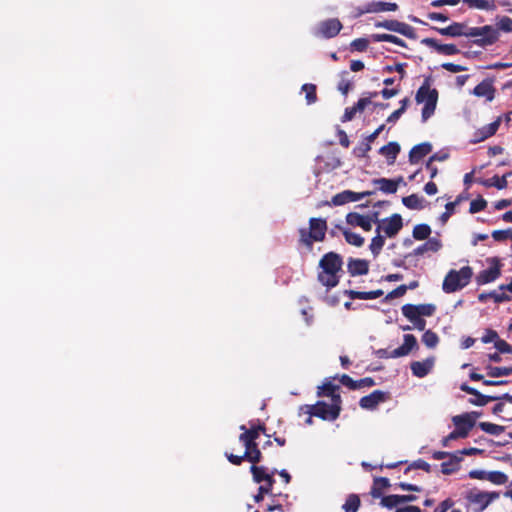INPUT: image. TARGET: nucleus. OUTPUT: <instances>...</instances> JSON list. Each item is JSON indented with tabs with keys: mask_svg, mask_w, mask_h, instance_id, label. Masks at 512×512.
Instances as JSON below:
<instances>
[{
	"mask_svg": "<svg viewBox=\"0 0 512 512\" xmlns=\"http://www.w3.org/2000/svg\"><path fill=\"white\" fill-rule=\"evenodd\" d=\"M456 206H457V202H449L445 205L446 211L444 213H442L441 216L439 217V220L441 221V223L443 225L448 221L450 216L454 213V209Z\"/></svg>",
	"mask_w": 512,
	"mask_h": 512,
	"instance_id": "53",
	"label": "nucleus"
},
{
	"mask_svg": "<svg viewBox=\"0 0 512 512\" xmlns=\"http://www.w3.org/2000/svg\"><path fill=\"white\" fill-rule=\"evenodd\" d=\"M465 438L462 433H459L456 429H454L451 433H449L446 437H444L441 441L442 446L448 447L450 445L451 441L457 440V439H463Z\"/></svg>",
	"mask_w": 512,
	"mask_h": 512,
	"instance_id": "57",
	"label": "nucleus"
},
{
	"mask_svg": "<svg viewBox=\"0 0 512 512\" xmlns=\"http://www.w3.org/2000/svg\"><path fill=\"white\" fill-rule=\"evenodd\" d=\"M512 173L509 172L507 174H505L504 176L502 177H499V176H494L492 177L491 179H487V180H480L479 183H481L483 186L485 187H491V186H494L496 187L497 189H504L507 187V180L506 178L508 176H510Z\"/></svg>",
	"mask_w": 512,
	"mask_h": 512,
	"instance_id": "30",
	"label": "nucleus"
},
{
	"mask_svg": "<svg viewBox=\"0 0 512 512\" xmlns=\"http://www.w3.org/2000/svg\"><path fill=\"white\" fill-rule=\"evenodd\" d=\"M377 28H384L389 31L397 32L401 35H404L408 38L415 37L414 28L406 23L397 21V20H385L383 22H378L375 24Z\"/></svg>",
	"mask_w": 512,
	"mask_h": 512,
	"instance_id": "10",
	"label": "nucleus"
},
{
	"mask_svg": "<svg viewBox=\"0 0 512 512\" xmlns=\"http://www.w3.org/2000/svg\"><path fill=\"white\" fill-rule=\"evenodd\" d=\"M432 151V145L429 142H424L414 146L409 152V162L417 164L422 158Z\"/></svg>",
	"mask_w": 512,
	"mask_h": 512,
	"instance_id": "19",
	"label": "nucleus"
},
{
	"mask_svg": "<svg viewBox=\"0 0 512 512\" xmlns=\"http://www.w3.org/2000/svg\"><path fill=\"white\" fill-rule=\"evenodd\" d=\"M421 43L427 47L436 50L439 54L455 55L459 53V49L454 44H440L434 38H424Z\"/></svg>",
	"mask_w": 512,
	"mask_h": 512,
	"instance_id": "13",
	"label": "nucleus"
},
{
	"mask_svg": "<svg viewBox=\"0 0 512 512\" xmlns=\"http://www.w3.org/2000/svg\"><path fill=\"white\" fill-rule=\"evenodd\" d=\"M372 194H373L372 191H364V192L358 193V192H353L350 190H345V191L333 196L332 203L335 206H340V205H344L346 203L359 201V200H361L367 196H370Z\"/></svg>",
	"mask_w": 512,
	"mask_h": 512,
	"instance_id": "11",
	"label": "nucleus"
},
{
	"mask_svg": "<svg viewBox=\"0 0 512 512\" xmlns=\"http://www.w3.org/2000/svg\"><path fill=\"white\" fill-rule=\"evenodd\" d=\"M401 310H402V314L407 319H409L411 322L419 317L418 313H417L416 305L405 304L404 306H402Z\"/></svg>",
	"mask_w": 512,
	"mask_h": 512,
	"instance_id": "47",
	"label": "nucleus"
},
{
	"mask_svg": "<svg viewBox=\"0 0 512 512\" xmlns=\"http://www.w3.org/2000/svg\"><path fill=\"white\" fill-rule=\"evenodd\" d=\"M244 457H246V460L251 462L253 465L261 461L262 454L257 443L252 445L249 449H245Z\"/></svg>",
	"mask_w": 512,
	"mask_h": 512,
	"instance_id": "34",
	"label": "nucleus"
},
{
	"mask_svg": "<svg viewBox=\"0 0 512 512\" xmlns=\"http://www.w3.org/2000/svg\"><path fill=\"white\" fill-rule=\"evenodd\" d=\"M403 226L402 217L399 214H393L391 217L383 219L376 228V233L384 232L387 237H394Z\"/></svg>",
	"mask_w": 512,
	"mask_h": 512,
	"instance_id": "9",
	"label": "nucleus"
},
{
	"mask_svg": "<svg viewBox=\"0 0 512 512\" xmlns=\"http://www.w3.org/2000/svg\"><path fill=\"white\" fill-rule=\"evenodd\" d=\"M342 24L336 18L327 19L322 21L318 26V34L324 38L335 37L341 30Z\"/></svg>",
	"mask_w": 512,
	"mask_h": 512,
	"instance_id": "12",
	"label": "nucleus"
},
{
	"mask_svg": "<svg viewBox=\"0 0 512 512\" xmlns=\"http://www.w3.org/2000/svg\"><path fill=\"white\" fill-rule=\"evenodd\" d=\"M418 316H432L436 310L435 305L433 304H420L416 305Z\"/></svg>",
	"mask_w": 512,
	"mask_h": 512,
	"instance_id": "50",
	"label": "nucleus"
},
{
	"mask_svg": "<svg viewBox=\"0 0 512 512\" xmlns=\"http://www.w3.org/2000/svg\"><path fill=\"white\" fill-rule=\"evenodd\" d=\"M416 345H417V340H416L415 336L412 334H405L404 335V343L400 347L390 351V356L392 358H399V357L406 356L411 352V350L414 347H416Z\"/></svg>",
	"mask_w": 512,
	"mask_h": 512,
	"instance_id": "16",
	"label": "nucleus"
},
{
	"mask_svg": "<svg viewBox=\"0 0 512 512\" xmlns=\"http://www.w3.org/2000/svg\"><path fill=\"white\" fill-rule=\"evenodd\" d=\"M381 505L383 507L388 508V509H392V508L400 505V503H399V495H388V496L382 497Z\"/></svg>",
	"mask_w": 512,
	"mask_h": 512,
	"instance_id": "51",
	"label": "nucleus"
},
{
	"mask_svg": "<svg viewBox=\"0 0 512 512\" xmlns=\"http://www.w3.org/2000/svg\"><path fill=\"white\" fill-rule=\"evenodd\" d=\"M424 198L417 194H411L402 198V203L409 209L421 210L424 208Z\"/></svg>",
	"mask_w": 512,
	"mask_h": 512,
	"instance_id": "29",
	"label": "nucleus"
},
{
	"mask_svg": "<svg viewBox=\"0 0 512 512\" xmlns=\"http://www.w3.org/2000/svg\"><path fill=\"white\" fill-rule=\"evenodd\" d=\"M341 397L333 396L332 402L327 404L319 401L316 405L309 407L308 413L323 420L334 421L340 414Z\"/></svg>",
	"mask_w": 512,
	"mask_h": 512,
	"instance_id": "5",
	"label": "nucleus"
},
{
	"mask_svg": "<svg viewBox=\"0 0 512 512\" xmlns=\"http://www.w3.org/2000/svg\"><path fill=\"white\" fill-rule=\"evenodd\" d=\"M495 348L500 352V353H512V347L511 345H509L506 341L502 340V339H498L496 340L495 342Z\"/></svg>",
	"mask_w": 512,
	"mask_h": 512,
	"instance_id": "61",
	"label": "nucleus"
},
{
	"mask_svg": "<svg viewBox=\"0 0 512 512\" xmlns=\"http://www.w3.org/2000/svg\"><path fill=\"white\" fill-rule=\"evenodd\" d=\"M389 480L384 477L376 478L374 480V485L371 489V496L373 498H380L382 496L381 490L387 488L389 486Z\"/></svg>",
	"mask_w": 512,
	"mask_h": 512,
	"instance_id": "33",
	"label": "nucleus"
},
{
	"mask_svg": "<svg viewBox=\"0 0 512 512\" xmlns=\"http://www.w3.org/2000/svg\"><path fill=\"white\" fill-rule=\"evenodd\" d=\"M274 483L263 484L259 487L258 493L254 496L255 502L259 503L264 499V495L271 492Z\"/></svg>",
	"mask_w": 512,
	"mask_h": 512,
	"instance_id": "54",
	"label": "nucleus"
},
{
	"mask_svg": "<svg viewBox=\"0 0 512 512\" xmlns=\"http://www.w3.org/2000/svg\"><path fill=\"white\" fill-rule=\"evenodd\" d=\"M386 399L385 393L380 390H375L371 394L364 396L360 399L359 405L366 410L375 409L380 403Z\"/></svg>",
	"mask_w": 512,
	"mask_h": 512,
	"instance_id": "14",
	"label": "nucleus"
},
{
	"mask_svg": "<svg viewBox=\"0 0 512 512\" xmlns=\"http://www.w3.org/2000/svg\"><path fill=\"white\" fill-rule=\"evenodd\" d=\"M436 104L434 99L430 100V103L424 104V107L422 109V121H427L433 114L436 109Z\"/></svg>",
	"mask_w": 512,
	"mask_h": 512,
	"instance_id": "48",
	"label": "nucleus"
},
{
	"mask_svg": "<svg viewBox=\"0 0 512 512\" xmlns=\"http://www.w3.org/2000/svg\"><path fill=\"white\" fill-rule=\"evenodd\" d=\"M345 294L349 296L351 299L369 300L381 297L384 294V292L380 289L369 292L346 290Z\"/></svg>",
	"mask_w": 512,
	"mask_h": 512,
	"instance_id": "27",
	"label": "nucleus"
},
{
	"mask_svg": "<svg viewBox=\"0 0 512 512\" xmlns=\"http://www.w3.org/2000/svg\"><path fill=\"white\" fill-rule=\"evenodd\" d=\"M398 9V5L392 2H383L377 1L369 3L365 12L367 13H379L385 11H396Z\"/></svg>",
	"mask_w": 512,
	"mask_h": 512,
	"instance_id": "24",
	"label": "nucleus"
},
{
	"mask_svg": "<svg viewBox=\"0 0 512 512\" xmlns=\"http://www.w3.org/2000/svg\"><path fill=\"white\" fill-rule=\"evenodd\" d=\"M400 152V145L397 142H389L380 148L379 153L388 159L389 164L395 162Z\"/></svg>",
	"mask_w": 512,
	"mask_h": 512,
	"instance_id": "25",
	"label": "nucleus"
},
{
	"mask_svg": "<svg viewBox=\"0 0 512 512\" xmlns=\"http://www.w3.org/2000/svg\"><path fill=\"white\" fill-rule=\"evenodd\" d=\"M473 94L478 97H486L491 101L494 98V88L489 82L482 81L474 88Z\"/></svg>",
	"mask_w": 512,
	"mask_h": 512,
	"instance_id": "28",
	"label": "nucleus"
},
{
	"mask_svg": "<svg viewBox=\"0 0 512 512\" xmlns=\"http://www.w3.org/2000/svg\"><path fill=\"white\" fill-rule=\"evenodd\" d=\"M339 387L332 384L331 382L324 383L322 386L318 387V396H328L331 397V400L333 399V396H340L339 394H336V390Z\"/></svg>",
	"mask_w": 512,
	"mask_h": 512,
	"instance_id": "41",
	"label": "nucleus"
},
{
	"mask_svg": "<svg viewBox=\"0 0 512 512\" xmlns=\"http://www.w3.org/2000/svg\"><path fill=\"white\" fill-rule=\"evenodd\" d=\"M422 342L428 347V348H434L438 342L439 338L436 333H434L431 330H427L424 332L422 336Z\"/></svg>",
	"mask_w": 512,
	"mask_h": 512,
	"instance_id": "44",
	"label": "nucleus"
},
{
	"mask_svg": "<svg viewBox=\"0 0 512 512\" xmlns=\"http://www.w3.org/2000/svg\"><path fill=\"white\" fill-rule=\"evenodd\" d=\"M462 461V457L457 453L449 456V460L441 464V472L445 475L452 474L459 469V464Z\"/></svg>",
	"mask_w": 512,
	"mask_h": 512,
	"instance_id": "26",
	"label": "nucleus"
},
{
	"mask_svg": "<svg viewBox=\"0 0 512 512\" xmlns=\"http://www.w3.org/2000/svg\"><path fill=\"white\" fill-rule=\"evenodd\" d=\"M406 64L405 63H398L394 66L392 65H387L384 67V71L387 72V73H391V72H398L401 74V77L404 76L405 74V71H404V68H405Z\"/></svg>",
	"mask_w": 512,
	"mask_h": 512,
	"instance_id": "62",
	"label": "nucleus"
},
{
	"mask_svg": "<svg viewBox=\"0 0 512 512\" xmlns=\"http://www.w3.org/2000/svg\"><path fill=\"white\" fill-rule=\"evenodd\" d=\"M492 237L495 241H504L512 237V229L495 230L492 232Z\"/></svg>",
	"mask_w": 512,
	"mask_h": 512,
	"instance_id": "56",
	"label": "nucleus"
},
{
	"mask_svg": "<svg viewBox=\"0 0 512 512\" xmlns=\"http://www.w3.org/2000/svg\"><path fill=\"white\" fill-rule=\"evenodd\" d=\"M434 366V358H427L423 361H415L411 363V371L414 376L423 378L432 370Z\"/></svg>",
	"mask_w": 512,
	"mask_h": 512,
	"instance_id": "18",
	"label": "nucleus"
},
{
	"mask_svg": "<svg viewBox=\"0 0 512 512\" xmlns=\"http://www.w3.org/2000/svg\"><path fill=\"white\" fill-rule=\"evenodd\" d=\"M479 428L491 435L498 436L504 431V427L490 422H480Z\"/></svg>",
	"mask_w": 512,
	"mask_h": 512,
	"instance_id": "39",
	"label": "nucleus"
},
{
	"mask_svg": "<svg viewBox=\"0 0 512 512\" xmlns=\"http://www.w3.org/2000/svg\"><path fill=\"white\" fill-rule=\"evenodd\" d=\"M343 234L345 240L351 245L361 247L364 244V238L360 234L351 232L349 230H344Z\"/></svg>",
	"mask_w": 512,
	"mask_h": 512,
	"instance_id": "42",
	"label": "nucleus"
},
{
	"mask_svg": "<svg viewBox=\"0 0 512 512\" xmlns=\"http://www.w3.org/2000/svg\"><path fill=\"white\" fill-rule=\"evenodd\" d=\"M240 429L243 430V433L239 436V440L244 444L245 449H249L252 445L256 444V442L250 438V434L247 433L245 425H241Z\"/></svg>",
	"mask_w": 512,
	"mask_h": 512,
	"instance_id": "55",
	"label": "nucleus"
},
{
	"mask_svg": "<svg viewBox=\"0 0 512 512\" xmlns=\"http://www.w3.org/2000/svg\"><path fill=\"white\" fill-rule=\"evenodd\" d=\"M494 27L498 29L499 33L500 31L510 33L512 32V19L508 16L499 17L496 19Z\"/></svg>",
	"mask_w": 512,
	"mask_h": 512,
	"instance_id": "40",
	"label": "nucleus"
},
{
	"mask_svg": "<svg viewBox=\"0 0 512 512\" xmlns=\"http://www.w3.org/2000/svg\"><path fill=\"white\" fill-rule=\"evenodd\" d=\"M360 507V499L356 494H350L345 503L342 506V509L345 512H357Z\"/></svg>",
	"mask_w": 512,
	"mask_h": 512,
	"instance_id": "37",
	"label": "nucleus"
},
{
	"mask_svg": "<svg viewBox=\"0 0 512 512\" xmlns=\"http://www.w3.org/2000/svg\"><path fill=\"white\" fill-rule=\"evenodd\" d=\"M487 375L492 378L509 376L512 374V366L510 367H497L492 365L486 366Z\"/></svg>",
	"mask_w": 512,
	"mask_h": 512,
	"instance_id": "31",
	"label": "nucleus"
},
{
	"mask_svg": "<svg viewBox=\"0 0 512 512\" xmlns=\"http://www.w3.org/2000/svg\"><path fill=\"white\" fill-rule=\"evenodd\" d=\"M403 181L402 177L398 180L379 178L373 180V183L378 186L379 190L386 194H394L397 192L398 185Z\"/></svg>",
	"mask_w": 512,
	"mask_h": 512,
	"instance_id": "20",
	"label": "nucleus"
},
{
	"mask_svg": "<svg viewBox=\"0 0 512 512\" xmlns=\"http://www.w3.org/2000/svg\"><path fill=\"white\" fill-rule=\"evenodd\" d=\"M408 290V287L407 285H400L398 286L396 289L392 290L391 292H389L384 301H389V300H392V299H395V298H400L402 296L405 295V293L407 292Z\"/></svg>",
	"mask_w": 512,
	"mask_h": 512,
	"instance_id": "52",
	"label": "nucleus"
},
{
	"mask_svg": "<svg viewBox=\"0 0 512 512\" xmlns=\"http://www.w3.org/2000/svg\"><path fill=\"white\" fill-rule=\"evenodd\" d=\"M371 150V143L368 142V140H364L361 143H359L354 149L353 154L356 157L363 158L366 157L368 152Z\"/></svg>",
	"mask_w": 512,
	"mask_h": 512,
	"instance_id": "45",
	"label": "nucleus"
},
{
	"mask_svg": "<svg viewBox=\"0 0 512 512\" xmlns=\"http://www.w3.org/2000/svg\"><path fill=\"white\" fill-rule=\"evenodd\" d=\"M487 206V201L483 199L482 197L472 200L470 203L469 212L471 214H475L477 212H480L484 210Z\"/></svg>",
	"mask_w": 512,
	"mask_h": 512,
	"instance_id": "49",
	"label": "nucleus"
},
{
	"mask_svg": "<svg viewBox=\"0 0 512 512\" xmlns=\"http://www.w3.org/2000/svg\"><path fill=\"white\" fill-rule=\"evenodd\" d=\"M341 383L351 389H358L360 388V384H358V381H355L353 380L350 376L348 375H343L341 377Z\"/></svg>",
	"mask_w": 512,
	"mask_h": 512,
	"instance_id": "63",
	"label": "nucleus"
},
{
	"mask_svg": "<svg viewBox=\"0 0 512 512\" xmlns=\"http://www.w3.org/2000/svg\"><path fill=\"white\" fill-rule=\"evenodd\" d=\"M500 496L499 492H484L478 490H471L466 494V500L471 505L474 512L484 511L490 503L498 499Z\"/></svg>",
	"mask_w": 512,
	"mask_h": 512,
	"instance_id": "6",
	"label": "nucleus"
},
{
	"mask_svg": "<svg viewBox=\"0 0 512 512\" xmlns=\"http://www.w3.org/2000/svg\"><path fill=\"white\" fill-rule=\"evenodd\" d=\"M431 234V228L427 224H418L413 228L412 235L416 240L428 239Z\"/></svg>",
	"mask_w": 512,
	"mask_h": 512,
	"instance_id": "36",
	"label": "nucleus"
},
{
	"mask_svg": "<svg viewBox=\"0 0 512 512\" xmlns=\"http://www.w3.org/2000/svg\"><path fill=\"white\" fill-rule=\"evenodd\" d=\"M433 29L444 36H450V37L465 36V37H467V30H469V27L464 23L453 22L451 25H449L445 28L434 27Z\"/></svg>",
	"mask_w": 512,
	"mask_h": 512,
	"instance_id": "15",
	"label": "nucleus"
},
{
	"mask_svg": "<svg viewBox=\"0 0 512 512\" xmlns=\"http://www.w3.org/2000/svg\"><path fill=\"white\" fill-rule=\"evenodd\" d=\"M489 297L493 298L496 303H501L510 300V297L504 293V291H492L488 294Z\"/></svg>",
	"mask_w": 512,
	"mask_h": 512,
	"instance_id": "60",
	"label": "nucleus"
},
{
	"mask_svg": "<svg viewBox=\"0 0 512 512\" xmlns=\"http://www.w3.org/2000/svg\"><path fill=\"white\" fill-rule=\"evenodd\" d=\"M415 99L418 103H430L431 99H434L437 102L438 92L436 89H431L428 85H422L415 96Z\"/></svg>",
	"mask_w": 512,
	"mask_h": 512,
	"instance_id": "22",
	"label": "nucleus"
},
{
	"mask_svg": "<svg viewBox=\"0 0 512 512\" xmlns=\"http://www.w3.org/2000/svg\"><path fill=\"white\" fill-rule=\"evenodd\" d=\"M500 126V120L493 121L492 123L482 127L479 130L480 138L479 141L485 140L496 133Z\"/></svg>",
	"mask_w": 512,
	"mask_h": 512,
	"instance_id": "35",
	"label": "nucleus"
},
{
	"mask_svg": "<svg viewBox=\"0 0 512 512\" xmlns=\"http://www.w3.org/2000/svg\"><path fill=\"white\" fill-rule=\"evenodd\" d=\"M487 480L496 485H503L508 481V476L500 471H491L487 474Z\"/></svg>",
	"mask_w": 512,
	"mask_h": 512,
	"instance_id": "43",
	"label": "nucleus"
},
{
	"mask_svg": "<svg viewBox=\"0 0 512 512\" xmlns=\"http://www.w3.org/2000/svg\"><path fill=\"white\" fill-rule=\"evenodd\" d=\"M480 416L481 413L477 411L466 412L453 416L452 422L455 425V429L466 438Z\"/></svg>",
	"mask_w": 512,
	"mask_h": 512,
	"instance_id": "8",
	"label": "nucleus"
},
{
	"mask_svg": "<svg viewBox=\"0 0 512 512\" xmlns=\"http://www.w3.org/2000/svg\"><path fill=\"white\" fill-rule=\"evenodd\" d=\"M302 90L306 93L307 104H313L317 100L316 86L314 84H304Z\"/></svg>",
	"mask_w": 512,
	"mask_h": 512,
	"instance_id": "46",
	"label": "nucleus"
},
{
	"mask_svg": "<svg viewBox=\"0 0 512 512\" xmlns=\"http://www.w3.org/2000/svg\"><path fill=\"white\" fill-rule=\"evenodd\" d=\"M346 222L352 226L361 227L365 231L372 229L373 219L370 216H363L356 212H351L346 215Z\"/></svg>",
	"mask_w": 512,
	"mask_h": 512,
	"instance_id": "17",
	"label": "nucleus"
},
{
	"mask_svg": "<svg viewBox=\"0 0 512 512\" xmlns=\"http://www.w3.org/2000/svg\"><path fill=\"white\" fill-rule=\"evenodd\" d=\"M453 505L454 502L451 499H446L439 504L434 512H447Z\"/></svg>",
	"mask_w": 512,
	"mask_h": 512,
	"instance_id": "64",
	"label": "nucleus"
},
{
	"mask_svg": "<svg viewBox=\"0 0 512 512\" xmlns=\"http://www.w3.org/2000/svg\"><path fill=\"white\" fill-rule=\"evenodd\" d=\"M486 261L490 266L477 274L476 282L478 285H485L494 282L501 275L502 263L499 258L491 257L487 258Z\"/></svg>",
	"mask_w": 512,
	"mask_h": 512,
	"instance_id": "7",
	"label": "nucleus"
},
{
	"mask_svg": "<svg viewBox=\"0 0 512 512\" xmlns=\"http://www.w3.org/2000/svg\"><path fill=\"white\" fill-rule=\"evenodd\" d=\"M473 275L469 266H464L460 270H450L446 275L442 288L446 293H453L464 288L471 280Z\"/></svg>",
	"mask_w": 512,
	"mask_h": 512,
	"instance_id": "3",
	"label": "nucleus"
},
{
	"mask_svg": "<svg viewBox=\"0 0 512 512\" xmlns=\"http://www.w3.org/2000/svg\"><path fill=\"white\" fill-rule=\"evenodd\" d=\"M327 230V223L321 218H311L309 220V228H301L299 230L300 242L309 250L313 248V242L323 241Z\"/></svg>",
	"mask_w": 512,
	"mask_h": 512,
	"instance_id": "2",
	"label": "nucleus"
},
{
	"mask_svg": "<svg viewBox=\"0 0 512 512\" xmlns=\"http://www.w3.org/2000/svg\"><path fill=\"white\" fill-rule=\"evenodd\" d=\"M250 471L253 475V479L257 483L265 482L264 484L274 483L275 480L272 475L268 474L266 468L263 466L252 465Z\"/></svg>",
	"mask_w": 512,
	"mask_h": 512,
	"instance_id": "23",
	"label": "nucleus"
},
{
	"mask_svg": "<svg viewBox=\"0 0 512 512\" xmlns=\"http://www.w3.org/2000/svg\"><path fill=\"white\" fill-rule=\"evenodd\" d=\"M369 41L365 38H357L351 42V47L359 52H363L367 49Z\"/></svg>",
	"mask_w": 512,
	"mask_h": 512,
	"instance_id": "58",
	"label": "nucleus"
},
{
	"mask_svg": "<svg viewBox=\"0 0 512 512\" xmlns=\"http://www.w3.org/2000/svg\"><path fill=\"white\" fill-rule=\"evenodd\" d=\"M428 251L431 252H437L441 249L442 243L437 238H428V240L425 242Z\"/></svg>",
	"mask_w": 512,
	"mask_h": 512,
	"instance_id": "59",
	"label": "nucleus"
},
{
	"mask_svg": "<svg viewBox=\"0 0 512 512\" xmlns=\"http://www.w3.org/2000/svg\"><path fill=\"white\" fill-rule=\"evenodd\" d=\"M322 271L318 274V280L327 288H333L339 283V273L342 268V258L340 255L329 252L325 254L319 262Z\"/></svg>",
	"mask_w": 512,
	"mask_h": 512,
	"instance_id": "1",
	"label": "nucleus"
},
{
	"mask_svg": "<svg viewBox=\"0 0 512 512\" xmlns=\"http://www.w3.org/2000/svg\"><path fill=\"white\" fill-rule=\"evenodd\" d=\"M467 37L474 38L473 44L479 47L494 45L500 38V33L494 25H484L480 27H469Z\"/></svg>",
	"mask_w": 512,
	"mask_h": 512,
	"instance_id": "4",
	"label": "nucleus"
},
{
	"mask_svg": "<svg viewBox=\"0 0 512 512\" xmlns=\"http://www.w3.org/2000/svg\"><path fill=\"white\" fill-rule=\"evenodd\" d=\"M384 244L385 238L380 233H377V235L372 238L369 248L374 257L380 254Z\"/></svg>",
	"mask_w": 512,
	"mask_h": 512,
	"instance_id": "38",
	"label": "nucleus"
},
{
	"mask_svg": "<svg viewBox=\"0 0 512 512\" xmlns=\"http://www.w3.org/2000/svg\"><path fill=\"white\" fill-rule=\"evenodd\" d=\"M469 8L479 10H493L494 2L490 0H462Z\"/></svg>",
	"mask_w": 512,
	"mask_h": 512,
	"instance_id": "32",
	"label": "nucleus"
},
{
	"mask_svg": "<svg viewBox=\"0 0 512 512\" xmlns=\"http://www.w3.org/2000/svg\"><path fill=\"white\" fill-rule=\"evenodd\" d=\"M347 269L352 276L365 275L369 271V263L363 259H350Z\"/></svg>",
	"mask_w": 512,
	"mask_h": 512,
	"instance_id": "21",
	"label": "nucleus"
}]
</instances>
